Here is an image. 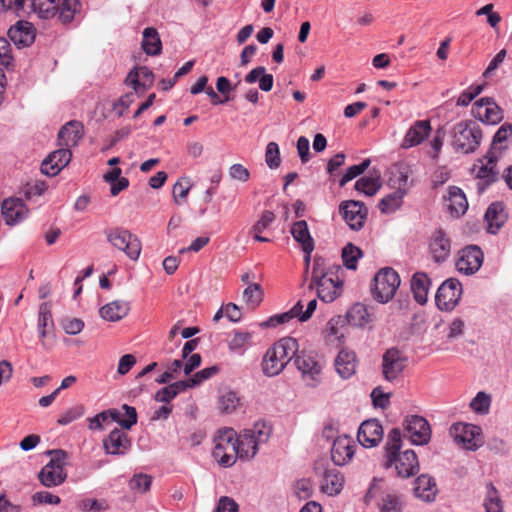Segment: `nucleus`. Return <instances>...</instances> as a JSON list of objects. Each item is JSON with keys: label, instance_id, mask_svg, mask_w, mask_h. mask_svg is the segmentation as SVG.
I'll return each mask as SVG.
<instances>
[{"label": "nucleus", "instance_id": "39448f33", "mask_svg": "<svg viewBox=\"0 0 512 512\" xmlns=\"http://www.w3.org/2000/svg\"><path fill=\"white\" fill-rule=\"evenodd\" d=\"M451 136L452 146L456 152L470 154L480 146L482 131L472 121H461L452 127Z\"/></svg>", "mask_w": 512, "mask_h": 512}, {"label": "nucleus", "instance_id": "5701e85b", "mask_svg": "<svg viewBox=\"0 0 512 512\" xmlns=\"http://www.w3.org/2000/svg\"><path fill=\"white\" fill-rule=\"evenodd\" d=\"M38 478L42 485L55 487L61 485L66 479L63 463L60 459H51L39 472Z\"/></svg>", "mask_w": 512, "mask_h": 512}, {"label": "nucleus", "instance_id": "de8ad7c7", "mask_svg": "<svg viewBox=\"0 0 512 512\" xmlns=\"http://www.w3.org/2000/svg\"><path fill=\"white\" fill-rule=\"evenodd\" d=\"M264 292L258 283L249 284L243 291V300L252 309L257 308L263 301Z\"/></svg>", "mask_w": 512, "mask_h": 512}, {"label": "nucleus", "instance_id": "5fc2aeb1", "mask_svg": "<svg viewBox=\"0 0 512 512\" xmlns=\"http://www.w3.org/2000/svg\"><path fill=\"white\" fill-rule=\"evenodd\" d=\"M371 164L370 159H364L360 164L352 165L346 169L345 173L339 181L341 187L361 175Z\"/></svg>", "mask_w": 512, "mask_h": 512}, {"label": "nucleus", "instance_id": "7c9ffc66", "mask_svg": "<svg viewBox=\"0 0 512 512\" xmlns=\"http://www.w3.org/2000/svg\"><path fill=\"white\" fill-rule=\"evenodd\" d=\"M83 137V126L78 121L65 124L58 133L59 146L71 149L78 145Z\"/></svg>", "mask_w": 512, "mask_h": 512}, {"label": "nucleus", "instance_id": "e433bc0d", "mask_svg": "<svg viewBox=\"0 0 512 512\" xmlns=\"http://www.w3.org/2000/svg\"><path fill=\"white\" fill-rule=\"evenodd\" d=\"M343 483L344 477L336 468L326 469L323 474L321 489L327 495L334 496L341 492Z\"/></svg>", "mask_w": 512, "mask_h": 512}, {"label": "nucleus", "instance_id": "0eeeda50", "mask_svg": "<svg viewBox=\"0 0 512 512\" xmlns=\"http://www.w3.org/2000/svg\"><path fill=\"white\" fill-rule=\"evenodd\" d=\"M104 234L107 242L116 250L123 252L131 261L139 259L142 243L136 234L124 227L108 228Z\"/></svg>", "mask_w": 512, "mask_h": 512}, {"label": "nucleus", "instance_id": "423d86ee", "mask_svg": "<svg viewBox=\"0 0 512 512\" xmlns=\"http://www.w3.org/2000/svg\"><path fill=\"white\" fill-rule=\"evenodd\" d=\"M237 433L232 428H221L214 435L212 455L223 467H231L238 459Z\"/></svg>", "mask_w": 512, "mask_h": 512}, {"label": "nucleus", "instance_id": "bb28decb", "mask_svg": "<svg viewBox=\"0 0 512 512\" xmlns=\"http://www.w3.org/2000/svg\"><path fill=\"white\" fill-rule=\"evenodd\" d=\"M431 125L428 120L416 121L406 132L401 147L404 149L421 144L430 134Z\"/></svg>", "mask_w": 512, "mask_h": 512}, {"label": "nucleus", "instance_id": "a18cd8bd", "mask_svg": "<svg viewBox=\"0 0 512 512\" xmlns=\"http://www.w3.org/2000/svg\"><path fill=\"white\" fill-rule=\"evenodd\" d=\"M54 327L52 313H51V305L48 302H44L39 306L38 312V324L37 329L40 338L43 340L47 334L49 329Z\"/></svg>", "mask_w": 512, "mask_h": 512}, {"label": "nucleus", "instance_id": "c9c22d12", "mask_svg": "<svg viewBox=\"0 0 512 512\" xmlns=\"http://www.w3.org/2000/svg\"><path fill=\"white\" fill-rule=\"evenodd\" d=\"M431 281L427 274L417 272L411 279V290L417 303L423 305L428 300Z\"/></svg>", "mask_w": 512, "mask_h": 512}, {"label": "nucleus", "instance_id": "f3484780", "mask_svg": "<svg viewBox=\"0 0 512 512\" xmlns=\"http://www.w3.org/2000/svg\"><path fill=\"white\" fill-rule=\"evenodd\" d=\"M483 263V252L477 246H468L462 249L456 261V269L464 275L476 273Z\"/></svg>", "mask_w": 512, "mask_h": 512}, {"label": "nucleus", "instance_id": "2eb2a0df", "mask_svg": "<svg viewBox=\"0 0 512 512\" xmlns=\"http://www.w3.org/2000/svg\"><path fill=\"white\" fill-rule=\"evenodd\" d=\"M404 427L410 441L415 445L427 444L431 437V430L427 420L418 415L407 416Z\"/></svg>", "mask_w": 512, "mask_h": 512}, {"label": "nucleus", "instance_id": "c85d7f7f", "mask_svg": "<svg viewBox=\"0 0 512 512\" xmlns=\"http://www.w3.org/2000/svg\"><path fill=\"white\" fill-rule=\"evenodd\" d=\"M153 73L145 66L130 71L126 77V84L133 88L135 93H143L153 84Z\"/></svg>", "mask_w": 512, "mask_h": 512}, {"label": "nucleus", "instance_id": "13d9d810", "mask_svg": "<svg viewBox=\"0 0 512 512\" xmlns=\"http://www.w3.org/2000/svg\"><path fill=\"white\" fill-rule=\"evenodd\" d=\"M239 397L234 391H226L219 398V408L224 413H232L239 405Z\"/></svg>", "mask_w": 512, "mask_h": 512}, {"label": "nucleus", "instance_id": "ddd939ff", "mask_svg": "<svg viewBox=\"0 0 512 512\" xmlns=\"http://www.w3.org/2000/svg\"><path fill=\"white\" fill-rule=\"evenodd\" d=\"M295 365L301 373L302 380L309 387H316L321 382L322 366L310 355L296 354Z\"/></svg>", "mask_w": 512, "mask_h": 512}, {"label": "nucleus", "instance_id": "4c0bfd02", "mask_svg": "<svg viewBox=\"0 0 512 512\" xmlns=\"http://www.w3.org/2000/svg\"><path fill=\"white\" fill-rule=\"evenodd\" d=\"M448 202L450 213L456 216L463 215L468 209V201L464 192L456 186L449 187Z\"/></svg>", "mask_w": 512, "mask_h": 512}, {"label": "nucleus", "instance_id": "2f4dec72", "mask_svg": "<svg viewBox=\"0 0 512 512\" xmlns=\"http://www.w3.org/2000/svg\"><path fill=\"white\" fill-rule=\"evenodd\" d=\"M438 493L435 479L427 474H422L415 480L414 495L424 502H433Z\"/></svg>", "mask_w": 512, "mask_h": 512}, {"label": "nucleus", "instance_id": "6e6552de", "mask_svg": "<svg viewBox=\"0 0 512 512\" xmlns=\"http://www.w3.org/2000/svg\"><path fill=\"white\" fill-rule=\"evenodd\" d=\"M400 282V277L394 269H381L374 277L373 298L379 303H388L394 297Z\"/></svg>", "mask_w": 512, "mask_h": 512}, {"label": "nucleus", "instance_id": "a878e982", "mask_svg": "<svg viewBox=\"0 0 512 512\" xmlns=\"http://www.w3.org/2000/svg\"><path fill=\"white\" fill-rule=\"evenodd\" d=\"M429 250L436 263H442L448 259L451 253V241L443 230L439 229L432 234Z\"/></svg>", "mask_w": 512, "mask_h": 512}, {"label": "nucleus", "instance_id": "cd10ccee", "mask_svg": "<svg viewBox=\"0 0 512 512\" xmlns=\"http://www.w3.org/2000/svg\"><path fill=\"white\" fill-rule=\"evenodd\" d=\"M291 234L296 242L301 245L302 251L305 253L306 265L310 262V254L314 250V240L310 235L307 222L300 220L293 223Z\"/></svg>", "mask_w": 512, "mask_h": 512}, {"label": "nucleus", "instance_id": "49530a36", "mask_svg": "<svg viewBox=\"0 0 512 512\" xmlns=\"http://www.w3.org/2000/svg\"><path fill=\"white\" fill-rule=\"evenodd\" d=\"M31 8L39 18L49 19L57 14V0H31Z\"/></svg>", "mask_w": 512, "mask_h": 512}, {"label": "nucleus", "instance_id": "a211bd4d", "mask_svg": "<svg viewBox=\"0 0 512 512\" xmlns=\"http://www.w3.org/2000/svg\"><path fill=\"white\" fill-rule=\"evenodd\" d=\"M471 113L475 118L490 125H496L503 119L502 109L490 98H481L476 101Z\"/></svg>", "mask_w": 512, "mask_h": 512}, {"label": "nucleus", "instance_id": "0e129e2a", "mask_svg": "<svg viewBox=\"0 0 512 512\" xmlns=\"http://www.w3.org/2000/svg\"><path fill=\"white\" fill-rule=\"evenodd\" d=\"M152 479L146 474H137L129 482L131 490L144 493L150 489Z\"/></svg>", "mask_w": 512, "mask_h": 512}, {"label": "nucleus", "instance_id": "ea45409f", "mask_svg": "<svg viewBox=\"0 0 512 512\" xmlns=\"http://www.w3.org/2000/svg\"><path fill=\"white\" fill-rule=\"evenodd\" d=\"M347 322L355 327H364L371 322V314L366 305L355 303L350 307L346 314Z\"/></svg>", "mask_w": 512, "mask_h": 512}, {"label": "nucleus", "instance_id": "b1692460", "mask_svg": "<svg viewBox=\"0 0 512 512\" xmlns=\"http://www.w3.org/2000/svg\"><path fill=\"white\" fill-rule=\"evenodd\" d=\"M71 157V150L60 146L42 162L41 170L46 175L55 176L69 164Z\"/></svg>", "mask_w": 512, "mask_h": 512}, {"label": "nucleus", "instance_id": "f8f14e48", "mask_svg": "<svg viewBox=\"0 0 512 512\" xmlns=\"http://www.w3.org/2000/svg\"><path fill=\"white\" fill-rule=\"evenodd\" d=\"M461 295V283L455 278L447 279L437 290L435 296L436 305L442 311H451L458 304Z\"/></svg>", "mask_w": 512, "mask_h": 512}, {"label": "nucleus", "instance_id": "79ce46f5", "mask_svg": "<svg viewBox=\"0 0 512 512\" xmlns=\"http://www.w3.org/2000/svg\"><path fill=\"white\" fill-rule=\"evenodd\" d=\"M142 48L148 55H158L162 50V43L155 28L148 27L143 31Z\"/></svg>", "mask_w": 512, "mask_h": 512}, {"label": "nucleus", "instance_id": "9d476101", "mask_svg": "<svg viewBox=\"0 0 512 512\" xmlns=\"http://www.w3.org/2000/svg\"><path fill=\"white\" fill-rule=\"evenodd\" d=\"M316 307L317 301L313 299L307 303L306 309L303 311V304L301 301H298L289 311L275 314L267 320L260 322L259 327L262 329L274 328L281 324L288 323L294 318L298 319L300 322H305L310 319Z\"/></svg>", "mask_w": 512, "mask_h": 512}, {"label": "nucleus", "instance_id": "774afa93", "mask_svg": "<svg viewBox=\"0 0 512 512\" xmlns=\"http://www.w3.org/2000/svg\"><path fill=\"white\" fill-rule=\"evenodd\" d=\"M411 171L408 166H400L397 171L394 173V184H397V188H403L405 194L407 193L409 187V177Z\"/></svg>", "mask_w": 512, "mask_h": 512}, {"label": "nucleus", "instance_id": "72a5a7b5", "mask_svg": "<svg viewBox=\"0 0 512 512\" xmlns=\"http://www.w3.org/2000/svg\"><path fill=\"white\" fill-rule=\"evenodd\" d=\"M10 39L17 46H29L35 39V31L31 23L19 21L8 30Z\"/></svg>", "mask_w": 512, "mask_h": 512}, {"label": "nucleus", "instance_id": "7ed1b4c3", "mask_svg": "<svg viewBox=\"0 0 512 512\" xmlns=\"http://www.w3.org/2000/svg\"><path fill=\"white\" fill-rule=\"evenodd\" d=\"M364 499L366 504L374 500L379 512H403L405 506L403 494L382 479H373Z\"/></svg>", "mask_w": 512, "mask_h": 512}, {"label": "nucleus", "instance_id": "9b49d317", "mask_svg": "<svg viewBox=\"0 0 512 512\" xmlns=\"http://www.w3.org/2000/svg\"><path fill=\"white\" fill-rule=\"evenodd\" d=\"M385 467H394L397 476L409 478L419 471V462L413 450H405L385 459Z\"/></svg>", "mask_w": 512, "mask_h": 512}, {"label": "nucleus", "instance_id": "6ab92c4d", "mask_svg": "<svg viewBox=\"0 0 512 512\" xmlns=\"http://www.w3.org/2000/svg\"><path fill=\"white\" fill-rule=\"evenodd\" d=\"M472 171L478 179L477 190L482 193L487 186L496 180V158L488 154L484 159H479L474 164Z\"/></svg>", "mask_w": 512, "mask_h": 512}, {"label": "nucleus", "instance_id": "dca6fc26", "mask_svg": "<svg viewBox=\"0 0 512 512\" xmlns=\"http://www.w3.org/2000/svg\"><path fill=\"white\" fill-rule=\"evenodd\" d=\"M407 365V357L398 349H388L382 357V372L387 381H394Z\"/></svg>", "mask_w": 512, "mask_h": 512}, {"label": "nucleus", "instance_id": "338daca9", "mask_svg": "<svg viewBox=\"0 0 512 512\" xmlns=\"http://www.w3.org/2000/svg\"><path fill=\"white\" fill-rule=\"evenodd\" d=\"M312 492L313 484L309 479H301L294 485V493L301 500L311 497Z\"/></svg>", "mask_w": 512, "mask_h": 512}, {"label": "nucleus", "instance_id": "a19ab883", "mask_svg": "<svg viewBox=\"0 0 512 512\" xmlns=\"http://www.w3.org/2000/svg\"><path fill=\"white\" fill-rule=\"evenodd\" d=\"M57 14L62 23H70L80 13L79 0H57Z\"/></svg>", "mask_w": 512, "mask_h": 512}, {"label": "nucleus", "instance_id": "f03ea898", "mask_svg": "<svg viewBox=\"0 0 512 512\" xmlns=\"http://www.w3.org/2000/svg\"><path fill=\"white\" fill-rule=\"evenodd\" d=\"M310 288H315L318 298L331 303L342 293L343 281L336 275V272L325 267V260L321 257L314 259Z\"/></svg>", "mask_w": 512, "mask_h": 512}, {"label": "nucleus", "instance_id": "1a4fd4ad", "mask_svg": "<svg viewBox=\"0 0 512 512\" xmlns=\"http://www.w3.org/2000/svg\"><path fill=\"white\" fill-rule=\"evenodd\" d=\"M450 435L458 445L470 451L477 450L484 443L482 429L470 423L453 424L450 428Z\"/></svg>", "mask_w": 512, "mask_h": 512}, {"label": "nucleus", "instance_id": "3c124183", "mask_svg": "<svg viewBox=\"0 0 512 512\" xmlns=\"http://www.w3.org/2000/svg\"><path fill=\"white\" fill-rule=\"evenodd\" d=\"M491 396L486 392L480 391L470 402V408L473 412L480 415H486L490 411Z\"/></svg>", "mask_w": 512, "mask_h": 512}, {"label": "nucleus", "instance_id": "09e8293b", "mask_svg": "<svg viewBox=\"0 0 512 512\" xmlns=\"http://www.w3.org/2000/svg\"><path fill=\"white\" fill-rule=\"evenodd\" d=\"M486 512H503V504L498 491L492 483L486 485V498L484 502Z\"/></svg>", "mask_w": 512, "mask_h": 512}, {"label": "nucleus", "instance_id": "4d7b16f0", "mask_svg": "<svg viewBox=\"0 0 512 512\" xmlns=\"http://www.w3.org/2000/svg\"><path fill=\"white\" fill-rule=\"evenodd\" d=\"M118 415H120V413L117 410L103 411L88 419V428L90 430H101L103 423L107 422L109 419L113 421L117 420Z\"/></svg>", "mask_w": 512, "mask_h": 512}, {"label": "nucleus", "instance_id": "6e6d98bb", "mask_svg": "<svg viewBox=\"0 0 512 512\" xmlns=\"http://www.w3.org/2000/svg\"><path fill=\"white\" fill-rule=\"evenodd\" d=\"M361 256H362L361 250L352 244H347L343 248L342 259H343L344 265L348 269H351V270L356 269L357 262Z\"/></svg>", "mask_w": 512, "mask_h": 512}, {"label": "nucleus", "instance_id": "f704fd0d", "mask_svg": "<svg viewBox=\"0 0 512 512\" xmlns=\"http://www.w3.org/2000/svg\"><path fill=\"white\" fill-rule=\"evenodd\" d=\"M130 311V305L126 301L116 300L102 306L99 310L100 316L111 322L124 318Z\"/></svg>", "mask_w": 512, "mask_h": 512}, {"label": "nucleus", "instance_id": "f257e3e1", "mask_svg": "<svg viewBox=\"0 0 512 512\" xmlns=\"http://www.w3.org/2000/svg\"><path fill=\"white\" fill-rule=\"evenodd\" d=\"M299 351L298 341L293 337H283L265 352L261 368L264 375H279Z\"/></svg>", "mask_w": 512, "mask_h": 512}, {"label": "nucleus", "instance_id": "412c9836", "mask_svg": "<svg viewBox=\"0 0 512 512\" xmlns=\"http://www.w3.org/2000/svg\"><path fill=\"white\" fill-rule=\"evenodd\" d=\"M356 444L350 436H338L331 448V459L337 466L349 463L355 454Z\"/></svg>", "mask_w": 512, "mask_h": 512}, {"label": "nucleus", "instance_id": "864d4df0", "mask_svg": "<svg viewBox=\"0 0 512 512\" xmlns=\"http://www.w3.org/2000/svg\"><path fill=\"white\" fill-rule=\"evenodd\" d=\"M402 444L401 432L399 429H392L387 437V443L385 446V459L388 457H394L395 454L400 452Z\"/></svg>", "mask_w": 512, "mask_h": 512}, {"label": "nucleus", "instance_id": "58836bf2", "mask_svg": "<svg viewBox=\"0 0 512 512\" xmlns=\"http://www.w3.org/2000/svg\"><path fill=\"white\" fill-rule=\"evenodd\" d=\"M485 219L488 222V231L496 233L506 219L503 204L500 202L492 203L485 213Z\"/></svg>", "mask_w": 512, "mask_h": 512}, {"label": "nucleus", "instance_id": "393cba45", "mask_svg": "<svg viewBox=\"0 0 512 512\" xmlns=\"http://www.w3.org/2000/svg\"><path fill=\"white\" fill-rule=\"evenodd\" d=\"M103 446L107 454L124 455L130 449L131 442L125 431L115 428L104 439Z\"/></svg>", "mask_w": 512, "mask_h": 512}, {"label": "nucleus", "instance_id": "052dcab7", "mask_svg": "<svg viewBox=\"0 0 512 512\" xmlns=\"http://www.w3.org/2000/svg\"><path fill=\"white\" fill-rule=\"evenodd\" d=\"M85 413V408L82 404H76L73 407L65 410L58 418L59 425H68L71 422L81 418Z\"/></svg>", "mask_w": 512, "mask_h": 512}, {"label": "nucleus", "instance_id": "c756f323", "mask_svg": "<svg viewBox=\"0 0 512 512\" xmlns=\"http://www.w3.org/2000/svg\"><path fill=\"white\" fill-rule=\"evenodd\" d=\"M334 365L341 378L349 379L355 374L358 365L355 352L349 349L340 350L335 358Z\"/></svg>", "mask_w": 512, "mask_h": 512}, {"label": "nucleus", "instance_id": "4be33fe9", "mask_svg": "<svg viewBox=\"0 0 512 512\" xmlns=\"http://www.w3.org/2000/svg\"><path fill=\"white\" fill-rule=\"evenodd\" d=\"M383 438V428L378 420H366L361 423L357 439L360 445L365 448L376 446Z\"/></svg>", "mask_w": 512, "mask_h": 512}, {"label": "nucleus", "instance_id": "e2e57ef3", "mask_svg": "<svg viewBox=\"0 0 512 512\" xmlns=\"http://www.w3.org/2000/svg\"><path fill=\"white\" fill-rule=\"evenodd\" d=\"M265 162L270 169H276L281 164L279 146L275 142H269L265 151Z\"/></svg>", "mask_w": 512, "mask_h": 512}, {"label": "nucleus", "instance_id": "bf43d9fd", "mask_svg": "<svg viewBox=\"0 0 512 512\" xmlns=\"http://www.w3.org/2000/svg\"><path fill=\"white\" fill-rule=\"evenodd\" d=\"M219 372V367L217 365H213L210 367H206L197 373H195L191 378H189L186 382L188 385V388H192L195 386L200 385L202 382L210 379L214 375H216Z\"/></svg>", "mask_w": 512, "mask_h": 512}, {"label": "nucleus", "instance_id": "69168bd1", "mask_svg": "<svg viewBox=\"0 0 512 512\" xmlns=\"http://www.w3.org/2000/svg\"><path fill=\"white\" fill-rule=\"evenodd\" d=\"M482 90V85H471L468 89H466L459 95L456 104L458 106L469 105L472 102V100L482 92Z\"/></svg>", "mask_w": 512, "mask_h": 512}, {"label": "nucleus", "instance_id": "680f3d73", "mask_svg": "<svg viewBox=\"0 0 512 512\" xmlns=\"http://www.w3.org/2000/svg\"><path fill=\"white\" fill-rule=\"evenodd\" d=\"M192 187L189 178H180L173 186L172 194L174 201L180 204L181 201H185L188 193Z\"/></svg>", "mask_w": 512, "mask_h": 512}, {"label": "nucleus", "instance_id": "20e7f679", "mask_svg": "<svg viewBox=\"0 0 512 512\" xmlns=\"http://www.w3.org/2000/svg\"><path fill=\"white\" fill-rule=\"evenodd\" d=\"M271 432V426L264 421H258L251 428L243 430L237 435L238 459L250 460L254 458L258 452V447L268 441Z\"/></svg>", "mask_w": 512, "mask_h": 512}, {"label": "nucleus", "instance_id": "c03bdc74", "mask_svg": "<svg viewBox=\"0 0 512 512\" xmlns=\"http://www.w3.org/2000/svg\"><path fill=\"white\" fill-rule=\"evenodd\" d=\"M187 388H188L187 382L177 381V382H174V383L158 390L154 395V399L157 402H161V403L170 405V402L179 393L185 391Z\"/></svg>", "mask_w": 512, "mask_h": 512}, {"label": "nucleus", "instance_id": "473e14b6", "mask_svg": "<svg viewBox=\"0 0 512 512\" xmlns=\"http://www.w3.org/2000/svg\"><path fill=\"white\" fill-rule=\"evenodd\" d=\"M253 333L245 330L234 329L227 340L228 349L232 354L242 356L252 345Z\"/></svg>", "mask_w": 512, "mask_h": 512}, {"label": "nucleus", "instance_id": "aec40b11", "mask_svg": "<svg viewBox=\"0 0 512 512\" xmlns=\"http://www.w3.org/2000/svg\"><path fill=\"white\" fill-rule=\"evenodd\" d=\"M29 210L20 198L10 197L1 204V218L8 226L21 223L28 216Z\"/></svg>", "mask_w": 512, "mask_h": 512}, {"label": "nucleus", "instance_id": "603ef678", "mask_svg": "<svg viewBox=\"0 0 512 512\" xmlns=\"http://www.w3.org/2000/svg\"><path fill=\"white\" fill-rule=\"evenodd\" d=\"M343 325L344 319L341 316L333 317L328 321L325 333L329 342H332L333 340L341 341L344 337V333L342 332Z\"/></svg>", "mask_w": 512, "mask_h": 512}, {"label": "nucleus", "instance_id": "4468645a", "mask_svg": "<svg viewBox=\"0 0 512 512\" xmlns=\"http://www.w3.org/2000/svg\"><path fill=\"white\" fill-rule=\"evenodd\" d=\"M339 212L346 224L355 231L360 230L367 217V209L360 201L348 200L339 205Z\"/></svg>", "mask_w": 512, "mask_h": 512}, {"label": "nucleus", "instance_id": "8fccbe9b", "mask_svg": "<svg viewBox=\"0 0 512 512\" xmlns=\"http://www.w3.org/2000/svg\"><path fill=\"white\" fill-rule=\"evenodd\" d=\"M381 187L379 177H362L355 183V189L366 196H373Z\"/></svg>", "mask_w": 512, "mask_h": 512}, {"label": "nucleus", "instance_id": "37998d69", "mask_svg": "<svg viewBox=\"0 0 512 512\" xmlns=\"http://www.w3.org/2000/svg\"><path fill=\"white\" fill-rule=\"evenodd\" d=\"M405 196L403 188H397L394 192L386 195L379 202V209L384 214H391L397 211L402 203Z\"/></svg>", "mask_w": 512, "mask_h": 512}]
</instances>
